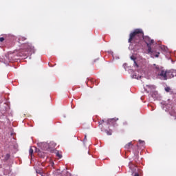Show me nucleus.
I'll return each mask as SVG.
<instances>
[{
  "label": "nucleus",
  "instance_id": "4",
  "mask_svg": "<svg viewBox=\"0 0 176 176\" xmlns=\"http://www.w3.org/2000/svg\"><path fill=\"white\" fill-rule=\"evenodd\" d=\"M41 146H43L41 147V149L43 151H47V149H49V144H47V143H41Z\"/></svg>",
  "mask_w": 176,
  "mask_h": 176
},
{
  "label": "nucleus",
  "instance_id": "6",
  "mask_svg": "<svg viewBox=\"0 0 176 176\" xmlns=\"http://www.w3.org/2000/svg\"><path fill=\"white\" fill-rule=\"evenodd\" d=\"M175 75L171 72V71H168V79H171V78H174Z\"/></svg>",
  "mask_w": 176,
  "mask_h": 176
},
{
  "label": "nucleus",
  "instance_id": "15",
  "mask_svg": "<svg viewBox=\"0 0 176 176\" xmlns=\"http://www.w3.org/2000/svg\"><path fill=\"white\" fill-rule=\"evenodd\" d=\"M5 41V38L0 37V42H3Z\"/></svg>",
  "mask_w": 176,
  "mask_h": 176
},
{
  "label": "nucleus",
  "instance_id": "17",
  "mask_svg": "<svg viewBox=\"0 0 176 176\" xmlns=\"http://www.w3.org/2000/svg\"><path fill=\"white\" fill-rule=\"evenodd\" d=\"M134 65L136 67V68H138V64H137L136 61L134 62Z\"/></svg>",
  "mask_w": 176,
  "mask_h": 176
},
{
  "label": "nucleus",
  "instance_id": "3",
  "mask_svg": "<svg viewBox=\"0 0 176 176\" xmlns=\"http://www.w3.org/2000/svg\"><path fill=\"white\" fill-rule=\"evenodd\" d=\"M159 76H161L163 80H167L168 79V71L161 70L158 74Z\"/></svg>",
  "mask_w": 176,
  "mask_h": 176
},
{
  "label": "nucleus",
  "instance_id": "9",
  "mask_svg": "<svg viewBox=\"0 0 176 176\" xmlns=\"http://www.w3.org/2000/svg\"><path fill=\"white\" fill-rule=\"evenodd\" d=\"M33 153H34V149H32V148H30L29 150V154L30 155L31 157H32Z\"/></svg>",
  "mask_w": 176,
  "mask_h": 176
},
{
  "label": "nucleus",
  "instance_id": "7",
  "mask_svg": "<svg viewBox=\"0 0 176 176\" xmlns=\"http://www.w3.org/2000/svg\"><path fill=\"white\" fill-rule=\"evenodd\" d=\"M27 38L24 37V36H19V43H21V42H24V41H26Z\"/></svg>",
  "mask_w": 176,
  "mask_h": 176
},
{
  "label": "nucleus",
  "instance_id": "13",
  "mask_svg": "<svg viewBox=\"0 0 176 176\" xmlns=\"http://www.w3.org/2000/svg\"><path fill=\"white\" fill-rule=\"evenodd\" d=\"M107 135H112V131H106Z\"/></svg>",
  "mask_w": 176,
  "mask_h": 176
},
{
  "label": "nucleus",
  "instance_id": "8",
  "mask_svg": "<svg viewBox=\"0 0 176 176\" xmlns=\"http://www.w3.org/2000/svg\"><path fill=\"white\" fill-rule=\"evenodd\" d=\"M133 79H141V76H138L137 74H133Z\"/></svg>",
  "mask_w": 176,
  "mask_h": 176
},
{
  "label": "nucleus",
  "instance_id": "5",
  "mask_svg": "<svg viewBox=\"0 0 176 176\" xmlns=\"http://www.w3.org/2000/svg\"><path fill=\"white\" fill-rule=\"evenodd\" d=\"M133 147V143L131 142L126 144L124 146L125 149H130V148Z\"/></svg>",
  "mask_w": 176,
  "mask_h": 176
},
{
  "label": "nucleus",
  "instance_id": "12",
  "mask_svg": "<svg viewBox=\"0 0 176 176\" xmlns=\"http://www.w3.org/2000/svg\"><path fill=\"white\" fill-rule=\"evenodd\" d=\"M171 90V89L169 87H167L165 88V91L167 93H169V91Z\"/></svg>",
  "mask_w": 176,
  "mask_h": 176
},
{
  "label": "nucleus",
  "instance_id": "19",
  "mask_svg": "<svg viewBox=\"0 0 176 176\" xmlns=\"http://www.w3.org/2000/svg\"><path fill=\"white\" fill-rule=\"evenodd\" d=\"M139 142H140V144H142V142H144V141L139 140Z\"/></svg>",
  "mask_w": 176,
  "mask_h": 176
},
{
  "label": "nucleus",
  "instance_id": "20",
  "mask_svg": "<svg viewBox=\"0 0 176 176\" xmlns=\"http://www.w3.org/2000/svg\"><path fill=\"white\" fill-rule=\"evenodd\" d=\"M84 140H87V136H86V135L85 136Z\"/></svg>",
  "mask_w": 176,
  "mask_h": 176
},
{
  "label": "nucleus",
  "instance_id": "11",
  "mask_svg": "<svg viewBox=\"0 0 176 176\" xmlns=\"http://www.w3.org/2000/svg\"><path fill=\"white\" fill-rule=\"evenodd\" d=\"M56 156L57 157H59V159H61V157H63V155L58 152L56 153Z\"/></svg>",
  "mask_w": 176,
  "mask_h": 176
},
{
  "label": "nucleus",
  "instance_id": "1",
  "mask_svg": "<svg viewBox=\"0 0 176 176\" xmlns=\"http://www.w3.org/2000/svg\"><path fill=\"white\" fill-rule=\"evenodd\" d=\"M144 38L142 29H135L129 34V43H138Z\"/></svg>",
  "mask_w": 176,
  "mask_h": 176
},
{
  "label": "nucleus",
  "instance_id": "10",
  "mask_svg": "<svg viewBox=\"0 0 176 176\" xmlns=\"http://www.w3.org/2000/svg\"><path fill=\"white\" fill-rule=\"evenodd\" d=\"M116 120H119V119L118 118H116V119L112 118V119L109 120L108 122L111 123V122H116Z\"/></svg>",
  "mask_w": 176,
  "mask_h": 176
},
{
  "label": "nucleus",
  "instance_id": "18",
  "mask_svg": "<svg viewBox=\"0 0 176 176\" xmlns=\"http://www.w3.org/2000/svg\"><path fill=\"white\" fill-rule=\"evenodd\" d=\"M160 54V53H157V54H155V57H159V55Z\"/></svg>",
  "mask_w": 176,
  "mask_h": 176
},
{
  "label": "nucleus",
  "instance_id": "2",
  "mask_svg": "<svg viewBox=\"0 0 176 176\" xmlns=\"http://www.w3.org/2000/svg\"><path fill=\"white\" fill-rule=\"evenodd\" d=\"M142 39L144 40V41L145 42V43L147 45L148 53V54L153 53V51L152 50V47H151V46H152V45H153V43H154L153 39H151V37H149L148 36H144V34H143V37L142 38Z\"/></svg>",
  "mask_w": 176,
  "mask_h": 176
},
{
  "label": "nucleus",
  "instance_id": "14",
  "mask_svg": "<svg viewBox=\"0 0 176 176\" xmlns=\"http://www.w3.org/2000/svg\"><path fill=\"white\" fill-rule=\"evenodd\" d=\"M102 123H104V120L99 121V126H101V124H102Z\"/></svg>",
  "mask_w": 176,
  "mask_h": 176
},
{
  "label": "nucleus",
  "instance_id": "16",
  "mask_svg": "<svg viewBox=\"0 0 176 176\" xmlns=\"http://www.w3.org/2000/svg\"><path fill=\"white\" fill-rule=\"evenodd\" d=\"M131 59H132L134 62L135 61V57H134V56H131Z\"/></svg>",
  "mask_w": 176,
  "mask_h": 176
},
{
  "label": "nucleus",
  "instance_id": "21",
  "mask_svg": "<svg viewBox=\"0 0 176 176\" xmlns=\"http://www.w3.org/2000/svg\"><path fill=\"white\" fill-rule=\"evenodd\" d=\"M54 146H56V144H54Z\"/></svg>",
  "mask_w": 176,
  "mask_h": 176
}]
</instances>
